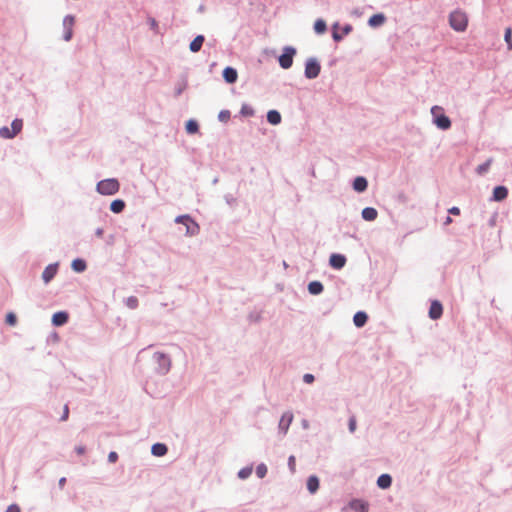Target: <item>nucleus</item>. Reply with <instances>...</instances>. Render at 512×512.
<instances>
[{
    "label": "nucleus",
    "instance_id": "1",
    "mask_svg": "<svg viewBox=\"0 0 512 512\" xmlns=\"http://www.w3.org/2000/svg\"><path fill=\"white\" fill-rule=\"evenodd\" d=\"M449 23L454 30L463 32L468 25L467 14L461 10H455L450 14Z\"/></svg>",
    "mask_w": 512,
    "mask_h": 512
},
{
    "label": "nucleus",
    "instance_id": "2",
    "mask_svg": "<svg viewBox=\"0 0 512 512\" xmlns=\"http://www.w3.org/2000/svg\"><path fill=\"white\" fill-rule=\"evenodd\" d=\"M119 182L115 178L105 179L97 184V191L102 195H113L119 191Z\"/></svg>",
    "mask_w": 512,
    "mask_h": 512
},
{
    "label": "nucleus",
    "instance_id": "3",
    "mask_svg": "<svg viewBox=\"0 0 512 512\" xmlns=\"http://www.w3.org/2000/svg\"><path fill=\"white\" fill-rule=\"evenodd\" d=\"M431 113L434 117V123L438 128L447 130L451 127V121L446 115L443 114V109L441 107H432Z\"/></svg>",
    "mask_w": 512,
    "mask_h": 512
},
{
    "label": "nucleus",
    "instance_id": "4",
    "mask_svg": "<svg viewBox=\"0 0 512 512\" xmlns=\"http://www.w3.org/2000/svg\"><path fill=\"white\" fill-rule=\"evenodd\" d=\"M176 222L186 227V234L189 236L196 235L199 232L198 224L188 215L178 216Z\"/></svg>",
    "mask_w": 512,
    "mask_h": 512
},
{
    "label": "nucleus",
    "instance_id": "5",
    "mask_svg": "<svg viewBox=\"0 0 512 512\" xmlns=\"http://www.w3.org/2000/svg\"><path fill=\"white\" fill-rule=\"evenodd\" d=\"M295 54H296V50L293 47H290V46L285 47L283 54L280 55V57H279V65L283 69L290 68L293 64V57Z\"/></svg>",
    "mask_w": 512,
    "mask_h": 512
},
{
    "label": "nucleus",
    "instance_id": "6",
    "mask_svg": "<svg viewBox=\"0 0 512 512\" xmlns=\"http://www.w3.org/2000/svg\"><path fill=\"white\" fill-rule=\"evenodd\" d=\"M321 67L315 59H309L305 66V76L308 79L316 78L320 73Z\"/></svg>",
    "mask_w": 512,
    "mask_h": 512
},
{
    "label": "nucleus",
    "instance_id": "7",
    "mask_svg": "<svg viewBox=\"0 0 512 512\" xmlns=\"http://www.w3.org/2000/svg\"><path fill=\"white\" fill-rule=\"evenodd\" d=\"M75 23V18L71 15H67L63 19V27L65 29L64 40L69 41L73 35V26Z\"/></svg>",
    "mask_w": 512,
    "mask_h": 512
},
{
    "label": "nucleus",
    "instance_id": "8",
    "mask_svg": "<svg viewBox=\"0 0 512 512\" xmlns=\"http://www.w3.org/2000/svg\"><path fill=\"white\" fill-rule=\"evenodd\" d=\"M443 313V307L442 304L435 300L432 301L429 309V317L433 320H437L442 316Z\"/></svg>",
    "mask_w": 512,
    "mask_h": 512
},
{
    "label": "nucleus",
    "instance_id": "9",
    "mask_svg": "<svg viewBox=\"0 0 512 512\" xmlns=\"http://www.w3.org/2000/svg\"><path fill=\"white\" fill-rule=\"evenodd\" d=\"M329 264L334 269H341L346 264V257L342 254H332L329 259Z\"/></svg>",
    "mask_w": 512,
    "mask_h": 512
},
{
    "label": "nucleus",
    "instance_id": "10",
    "mask_svg": "<svg viewBox=\"0 0 512 512\" xmlns=\"http://www.w3.org/2000/svg\"><path fill=\"white\" fill-rule=\"evenodd\" d=\"M154 358L160 366L162 372H167L170 368V359L163 353H155Z\"/></svg>",
    "mask_w": 512,
    "mask_h": 512
},
{
    "label": "nucleus",
    "instance_id": "11",
    "mask_svg": "<svg viewBox=\"0 0 512 512\" xmlns=\"http://www.w3.org/2000/svg\"><path fill=\"white\" fill-rule=\"evenodd\" d=\"M56 273H57V265L56 264L48 265L42 273V278H43L44 282L48 283L49 281H51L54 278V276L56 275Z\"/></svg>",
    "mask_w": 512,
    "mask_h": 512
},
{
    "label": "nucleus",
    "instance_id": "12",
    "mask_svg": "<svg viewBox=\"0 0 512 512\" xmlns=\"http://www.w3.org/2000/svg\"><path fill=\"white\" fill-rule=\"evenodd\" d=\"M508 196V189L505 186H497L493 190V200L503 201Z\"/></svg>",
    "mask_w": 512,
    "mask_h": 512
},
{
    "label": "nucleus",
    "instance_id": "13",
    "mask_svg": "<svg viewBox=\"0 0 512 512\" xmlns=\"http://www.w3.org/2000/svg\"><path fill=\"white\" fill-rule=\"evenodd\" d=\"M223 77L227 83H235L238 78L237 71L232 67H226L223 70Z\"/></svg>",
    "mask_w": 512,
    "mask_h": 512
},
{
    "label": "nucleus",
    "instance_id": "14",
    "mask_svg": "<svg viewBox=\"0 0 512 512\" xmlns=\"http://www.w3.org/2000/svg\"><path fill=\"white\" fill-rule=\"evenodd\" d=\"M337 27H338V24H335V25L333 26V28H334V31H333V39H334L335 41H337V42H338V41H340V40L343 38V36L348 35V34L352 31V26H351V25H349V24L345 25V26L342 28V30H341V34H340V33H338V32L336 31Z\"/></svg>",
    "mask_w": 512,
    "mask_h": 512
},
{
    "label": "nucleus",
    "instance_id": "15",
    "mask_svg": "<svg viewBox=\"0 0 512 512\" xmlns=\"http://www.w3.org/2000/svg\"><path fill=\"white\" fill-rule=\"evenodd\" d=\"M367 180L364 177H356L353 182V189L357 192H363L367 189Z\"/></svg>",
    "mask_w": 512,
    "mask_h": 512
},
{
    "label": "nucleus",
    "instance_id": "16",
    "mask_svg": "<svg viewBox=\"0 0 512 512\" xmlns=\"http://www.w3.org/2000/svg\"><path fill=\"white\" fill-rule=\"evenodd\" d=\"M68 321V314L66 312H57L52 317V323L55 326L64 325Z\"/></svg>",
    "mask_w": 512,
    "mask_h": 512
},
{
    "label": "nucleus",
    "instance_id": "17",
    "mask_svg": "<svg viewBox=\"0 0 512 512\" xmlns=\"http://www.w3.org/2000/svg\"><path fill=\"white\" fill-rule=\"evenodd\" d=\"M386 18L383 14H374L368 20V23L371 27H379L384 24Z\"/></svg>",
    "mask_w": 512,
    "mask_h": 512
},
{
    "label": "nucleus",
    "instance_id": "18",
    "mask_svg": "<svg viewBox=\"0 0 512 512\" xmlns=\"http://www.w3.org/2000/svg\"><path fill=\"white\" fill-rule=\"evenodd\" d=\"M378 212L375 208L372 207H366L362 210V217L366 221H373L377 218Z\"/></svg>",
    "mask_w": 512,
    "mask_h": 512
},
{
    "label": "nucleus",
    "instance_id": "19",
    "mask_svg": "<svg viewBox=\"0 0 512 512\" xmlns=\"http://www.w3.org/2000/svg\"><path fill=\"white\" fill-rule=\"evenodd\" d=\"M368 316L365 312H357L353 317V322L356 327H363L367 322Z\"/></svg>",
    "mask_w": 512,
    "mask_h": 512
},
{
    "label": "nucleus",
    "instance_id": "20",
    "mask_svg": "<svg viewBox=\"0 0 512 512\" xmlns=\"http://www.w3.org/2000/svg\"><path fill=\"white\" fill-rule=\"evenodd\" d=\"M167 451V446L162 443H156L151 448L152 454L157 457L164 456L167 453Z\"/></svg>",
    "mask_w": 512,
    "mask_h": 512
},
{
    "label": "nucleus",
    "instance_id": "21",
    "mask_svg": "<svg viewBox=\"0 0 512 512\" xmlns=\"http://www.w3.org/2000/svg\"><path fill=\"white\" fill-rule=\"evenodd\" d=\"M392 478L388 474H382L377 480V485L382 489H387L391 486Z\"/></svg>",
    "mask_w": 512,
    "mask_h": 512
},
{
    "label": "nucleus",
    "instance_id": "22",
    "mask_svg": "<svg viewBox=\"0 0 512 512\" xmlns=\"http://www.w3.org/2000/svg\"><path fill=\"white\" fill-rule=\"evenodd\" d=\"M203 42H204V36H202V35L196 36L193 39V41L190 43V46H189L190 50L192 52H198L201 49Z\"/></svg>",
    "mask_w": 512,
    "mask_h": 512
},
{
    "label": "nucleus",
    "instance_id": "23",
    "mask_svg": "<svg viewBox=\"0 0 512 512\" xmlns=\"http://www.w3.org/2000/svg\"><path fill=\"white\" fill-rule=\"evenodd\" d=\"M267 120L272 125H278L281 122V115L276 110H270L267 113Z\"/></svg>",
    "mask_w": 512,
    "mask_h": 512
},
{
    "label": "nucleus",
    "instance_id": "24",
    "mask_svg": "<svg viewBox=\"0 0 512 512\" xmlns=\"http://www.w3.org/2000/svg\"><path fill=\"white\" fill-rule=\"evenodd\" d=\"M319 488V479L316 476H310L307 480V489L310 493H315Z\"/></svg>",
    "mask_w": 512,
    "mask_h": 512
},
{
    "label": "nucleus",
    "instance_id": "25",
    "mask_svg": "<svg viewBox=\"0 0 512 512\" xmlns=\"http://www.w3.org/2000/svg\"><path fill=\"white\" fill-rule=\"evenodd\" d=\"M308 291L313 295H318L323 291V285L319 281L310 282L308 285Z\"/></svg>",
    "mask_w": 512,
    "mask_h": 512
},
{
    "label": "nucleus",
    "instance_id": "26",
    "mask_svg": "<svg viewBox=\"0 0 512 512\" xmlns=\"http://www.w3.org/2000/svg\"><path fill=\"white\" fill-rule=\"evenodd\" d=\"M124 208H125V203H124V201H122L120 199L112 201V203L110 205V209L114 213H121L124 210Z\"/></svg>",
    "mask_w": 512,
    "mask_h": 512
},
{
    "label": "nucleus",
    "instance_id": "27",
    "mask_svg": "<svg viewBox=\"0 0 512 512\" xmlns=\"http://www.w3.org/2000/svg\"><path fill=\"white\" fill-rule=\"evenodd\" d=\"M72 268L76 272H83L86 269V263L82 259H75L72 262Z\"/></svg>",
    "mask_w": 512,
    "mask_h": 512
},
{
    "label": "nucleus",
    "instance_id": "28",
    "mask_svg": "<svg viewBox=\"0 0 512 512\" xmlns=\"http://www.w3.org/2000/svg\"><path fill=\"white\" fill-rule=\"evenodd\" d=\"M314 30L317 34H323L326 31V23L322 19L316 20Z\"/></svg>",
    "mask_w": 512,
    "mask_h": 512
},
{
    "label": "nucleus",
    "instance_id": "29",
    "mask_svg": "<svg viewBox=\"0 0 512 512\" xmlns=\"http://www.w3.org/2000/svg\"><path fill=\"white\" fill-rule=\"evenodd\" d=\"M199 126L198 123L195 120H189L186 123V131L189 134H194L198 131Z\"/></svg>",
    "mask_w": 512,
    "mask_h": 512
},
{
    "label": "nucleus",
    "instance_id": "30",
    "mask_svg": "<svg viewBox=\"0 0 512 512\" xmlns=\"http://www.w3.org/2000/svg\"><path fill=\"white\" fill-rule=\"evenodd\" d=\"M23 122L21 119H15L11 124V131L14 133V137L22 130Z\"/></svg>",
    "mask_w": 512,
    "mask_h": 512
},
{
    "label": "nucleus",
    "instance_id": "31",
    "mask_svg": "<svg viewBox=\"0 0 512 512\" xmlns=\"http://www.w3.org/2000/svg\"><path fill=\"white\" fill-rule=\"evenodd\" d=\"M491 164H492V159H488L485 163H483L477 167V169H476L477 173L479 175L485 174L489 170Z\"/></svg>",
    "mask_w": 512,
    "mask_h": 512
},
{
    "label": "nucleus",
    "instance_id": "32",
    "mask_svg": "<svg viewBox=\"0 0 512 512\" xmlns=\"http://www.w3.org/2000/svg\"><path fill=\"white\" fill-rule=\"evenodd\" d=\"M505 42L507 43V48L509 51L512 50V28L508 27L505 29L504 35Z\"/></svg>",
    "mask_w": 512,
    "mask_h": 512
},
{
    "label": "nucleus",
    "instance_id": "33",
    "mask_svg": "<svg viewBox=\"0 0 512 512\" xmlns=\"http://www.w3.org/2000/svg\"><path fill=\"white\" fill-rule=\"evenodd\" d=\"M0 137L6 138V139H11L14 137V133L11 131L10 128L2 127V128H0Z\"/></svg>",
    "mask_w": 512,
    "mask_h": 512
},
{
    "label": "nucleus",
    "instance_id": "34",
    "mask_svg": "<svg viewBox=\"0 0 512 512\" xmlns=\"http://www.w3.org/2000/svg\"><path fill=\"white\" fill-rule=\"evenodd\" d=\"M267 474V466L263 463L259 464L257 467H256V475L259 477V478H264Z\"/></svg>",
    "mask_w": 512,
    "mask_h": 512
},
{
    "label": "nucleus",
    "instance_id": "35",
    "mask_svg": "<svg viewBox=\"0 0 512 512\" xmlns=\"http://www.w3.org/2000/svg\"><path fill=\"white\" fill-rule=\"evenodd\" d=\"M6 323L10 326H14L17 322V317L16 315L13 313V312H9L7 315H6Z\"/></svg>",
    "mask_w": 512,
    "mask_h": 512
},
{
    "label": "nucleus",
    "instance_id": "36",
    "mask_svg": "<svg viewBox=\"0 0 512 512\" xmlns=\"http://www.w3.org/2000/svg\"><path fill=\"white\" fill-rule=\"evenodd\" d=\"M218 118L221 122H227L230 119V112L228 110H222L218 114Z\"/></svg>",
    "mask_w": 512,
    "mask_h": 512
},
{
    "label": "nucleus",
    "instance_id": "37",
    "mask_svg": "<svg viewBox=\"0 0 512 512\" xmlns=\"http://www.w3.org/2000/svg\"><path fill=\"white\" fill-rule=\"evenodd\" d=\"M241 114L243 116H253L254 110L250 106L243 105L241 108Z\"/></svg>",
    "mask_w": 512,
    "mask_h": 512
},
{
    "label": "nucleus",
    "instance_id": "38",
    "mask_svg": "<svg viewBox=\"0 0 512 512\" xmlns=\"http://www.w3.org/2000/svg\"><path fill=\"white\" fill-rule=\"evenodd\" d=\"M251 472H252L251 468L242 469L239 472V477L242 478V479H245V478L250 476Z\"/></svg>",
    "mask_w": 512,
    "mask_h": 512
},
{
    "label": "nucleus",
    "instance_id": "39",
    "mask_svg": "<svg viewBox=\"0 0 512 512\" xmlns=\"http://www.w3.org/2000/svg\"><path fill=\"white\" fill-rule=\"evenodd\" d=\"M356 430V418L352 416L349 419V431L353 433Z\"/></svg>",
    "mask_w": 512,
    "mask_h": 512
},
{
    "label": "nucleus",
    "instance_id": "40",
    "mask_svg": "<svg viewBox=\"0 0 512 512\" xmlns=\"http://www.w3.org/2000/svg\"><path fill=\"white\" fill-rule=\"evenodd\" d=\"M149 25L152 30H154L156 33H158V23L154 18H149L148 20Z\"/></svg>",
    "mask_w": 512,
    "mask_h": 512
},
{
    "label": "nucleus",
    "instance_id": "41",
    "mask_svg": "<svg viewBox=\"0 0 512 512\" xmlns=\"http://www.w3.org/2000/svg\"><path fill=\"white\" fill-rule=\"evenodd\" d=\"M118 460V454L114 451L110 452L108 455V461L110 463H115Z\"/></svg>",
    "mask_w": 512,
    "mask_h": 512
},
{
    "label": "nucleus",
    "instance_id": "42",
    "mask_svg": "<svg viewBox=\"0 0 512 512\" xmlns=\"http://www.w3.org/2000/svg\"><path fill=\"white\" fill-rule=\"evenodd\" d=\"M137 304H138V300H137V298H135V297H130V298L128 299V306H129L130 308H136V307H137Z\"/></svg>",
    "mask_w": 512,
    "mask_h": 512
},
{
    "label": "nucleus",
    "instance_id": "43",
    "mask_svg": "<svg viewBox=\"0 0 512 512\" xmlns=\"http://www.w3.org/2000/svg\"><path fill=\"white\" fill-rule=\"evenodd\" d=\"M69 417V407L68 405H65L63 408V415L61 417V421H66Z\"/></svg>",
    "mask_w": 512,
    "mask_h": 512
},
{
    "label": "nucleus",
    "instance_id": "44",
    "mask_svg": "<svg viewBox=\"0 0 512 512\" xmlns=\"http://www.w3.org/2000/svg\"><path fill=\"white\" fill-rule=\"evenodd\" d=\"M303 380L305 383L311 384L314 381V376L312 374H305Z\"/></svg>",
    "mask_w": 512,
    "mask_h": 512
},
{
    "label": "nucleus",
    "instance_id": "45",
    "mask_svg": "<svg viewBox=\"0 0 512 512\" xmlns=\"http://www.w3.org/2000/svg\"><path fill=\"white\" fill-rule=\"evenodd\" d=\"M288 464H289L290 470H291L292 472H294V471H295V464H296V463H295V457H294V456H290V457H289Z\"/></svg>",
    "mask_w": 512,
    "mask_h": 512
},
{
    "label": "nucleus",
    "instance_id": "46",
    "mask_svg": "<svg viewBox=\"0 0 512 512\" xmlns=\"http://www.w3.org/2000/svg\"><path fill=\"white\" fill-rule=\"evenodd\" d=\"M6 512H20V508L17 505L13 504L8 507Z\"/></svg>",
    "mask_w": 512,
    "mask_h": 512
},
{
    "label": "nucleus",
    "instance_id": "47",
    "mask_svg": "<svg viewBox=\"0 0 512 512\" xmlns=\"http://www.w3.org/2000/svg\"><path fill=\"white\" fill-rule=\"evenodd\" d=\"M352 506H359L361 507V512H367V507L363 503L353 502Z\"/></svg>",
    "mask_w": 512,
    "mask_h": 512
},
{
    "label": "nucleus",
    "instance_id": "48",
    "mask_svg": "<svg viewBox=\"0 0 512 512\" xmlns=\"http://www.w3.org/2000/svg\"><path fill=\"white\" fill-rule=\"evenodd\" d=\"M448 212L450 214H453V215H459L460 214V209L458 207H452L448 210Z\"/></svg>",
    "mask_w": 512,
    "mask_h": 512
},
{
    "label": "nucleus",
    "instance_id": "49",
    "mask_svg": "<svg viewBox=\"0 0 512 512\" xmlns=\"http://www.w3.org/2000/svg\"><path fill=\"white\" fill-rule=\"evenodd\" d=\"M76 452L79 454V455H82L85 453V447L84 446H78L76 447Z\"/></svg>",
    "mask_w": 512,
    "mask_h": 512
},
{
    "label": "nucleus",
    "instance_id": "50",
    "mask_svg": "<svg viewBox=\"0 0 512 512\" xmlns=\"http://www.w3.org/2000/svg\"><path fill=\"white\" fill-rule=\"evenodd\" d=\"M450 223H452V218L451 217H446V220L444 221V224L445 225H449Z\"/></svg>",
    "mask_w": 512,
    "mask_h": 512
},
{
    "label": "nucleus",
    "instance_id": "51",
    "mask_svg": "<svg viewBox=\"0 0 512 512\" xmlns=\"http://www.w3.org/2000/svg\"><path fill=\"white\" fill-rule=\"evenodd\" d=\"M65 482H66V478H64V477H63V478H61V479L59 480V485H60V487H63V486L65 485Z\"/></svg>",
    "mask_w": 512,
    "mask_h": 512
},
{
    "label": "nucleus",
    "instance_id": "52",
    "mask_svg": "<svg viewBox=\"0 0 512 512\" xmlns=\"http://www.w3.org/2000/svg\"><path fill=\"white\" fill-rule=\"evenodd\" d=\"M96 234H97V236L101 237V236H102V234H103V230H102V229H98V230L96 231Z\"/></svg>",
    "mask_w": 512,
    "mask_h": 512
}]
</instances>
